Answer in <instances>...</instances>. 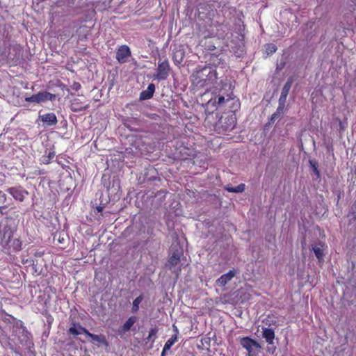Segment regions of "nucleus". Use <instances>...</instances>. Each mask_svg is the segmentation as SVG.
<instances>
[{
    "label": "nucleus",
    "mask_w": 356,
    "mask_h": 356,
    "mask_svg": "<svg viewBox=\"0 0 356 356\" xmlns=\"http://www.w3.org/2000/svg\"><path fill=\"white\" fill-rule=\"evenodd\" d=\"M352 211L355 215L354 218L355 219L356 218V201L355 202V203L353 204V205L352 207Z\"/></svg>",
    "instance_id": "2f4dec72"
},
{
    "label": "nucleus",
    "mask_w": 356,
    "mask_h": 356,
    "mask_svg": "<svg viewBox=\"0 0 356 356\" xmlns=\"http://www.w3.org/2000/svg\"><path fill=\"white\" fill-rule=\"evenodd\" d=\"M17 334L21 343H25L26 345H28L29 334L23 327L19 328Z\"/></svg>",
    "instance_id": "f3484780"
},
{
    "label": "nucleus",
    "mask_w": 356,
    "mask_h": 356,
    "mask_svg": "<svg viewBox=\"0 0 356 356\" xmlns=\"http://www.w3.org/2000/svg\"><path fill=\"white\" fill-rule=\"evenodd\" d=\"M225 189L229 192L241 193V192L244 191V190H245V184H241L235 187L227 186L225 187Z\"/></svg>",
    "instance_id": "412c9836"
},
{
    "label": "nucleus",
    "mask_w": 356,
    "mask_h": 356,
    "mask_svg": "<svg viewBox=\"0 0 356 356\" xmlns=\"http://www.w3.org/2000/svg\"><path fill=\"white\" fill-rule=\"evenodd\" d=\"M312 250L319 262L323 261L324 250L323 245L321 243L315 244L312 245Z\"/></svg>",
    "instance_id": "f8f14e48"
},
{
    "label": "nucleus",
    "mask_w": 356,
    "mask_h": 356,
    "mask_svg": "<svg viewBox=\"0 0 356 356\" xmlns=\"http://www.w3.org/2000/svg\"><path fill=\"white\" fill-rule=\"evenodd\" d=\"M170 66L168 60L158 63L156 74H154V79L158 81L165 80L169 76Z\"/></svg>",
    "instance_id": "20e7f679"
},
{
    "label": "nucleus",
    "mask_w": 356,
    "mask_h": 356,
    "mask_svg": "<svg viewBox=\"0 0 356 356\" xmlns=\"http://www.w3.org/2000/svg\"><path fill=\"white\" fill-rule=\"evenodd\" d=\"M218 73L216 70L211 67H204L196 71L192 75V81L194 85L199 88H206L211 90L216 88L217 83Z\"/></svg>",
    "instance_id": "f03ea898"
},
{
    "label": "nucleus",
    "mask_w": 356,
    "mask_h": 356,
    "mask_svg": "<svg viewBox=\"0 0 356 356\" xmlns=\"http://www.w3.org/2000/svg\"><path fill=\"white\" fill-rule=\"evenodd\" d=\"M22 262H23L24 264H27V265H29V266H30V265H33V260H29V259H24V258L22 259Z\"/></svg>",
    "instance_id": "c756f323"
},
{
    "label": "nucleus",
    "mask_w": 356,
    "mask_h": 356,
    "mask_svg": "<svg viewBox=\"0 0 356 356\" xmlns=\"http://www.w3.org/2000/svg\"><path fill=\"white\" fill-rule=\"evenodd\" d=\"M7 191L15 200L19 202H22L28 195V192L22 187H11Z\"/></svg>",
    "instance_id": "6e6552de"
},
{
    "label": "nucleus",
    "mask_w": 356,
    "mask_h": 356,
    "mask_svg": "<svg viewBox=\"0 0 356 356\" xmlns=\"http://www.w3.org/2000/svg\"><path fill=\"white\" fill-rule=\"evenodd\" d=\"M293 81V78H291V77L287 80V81L285 83V84L282 90L281 95H280L279 99H280L282 101L286 100V98H287L288 94L289 92V90L291 88Z\"/></svg>",
    "instance_id": "9b49d317"
},
{
    "label": "nucleus",
    "mask_w": 356,
    "mask_h": 356,
    "mask_svg": "<svg viewBox=\"0 0 356 356\" xmlns=\"http://www.w3.org/2000/svg\"><path fill=\"white\" fill-rule=\"evenodd\" d=\"M54 155H55L54 153H49L48 157L49 159H51L54 157Z\"/></svg>",
    "instance_id": "72a5a7b5"
},
{
    "label": "nucleus",
    "mask_w": 356,
    "mask_h": 356,
    "mask_svg": "<svg viewBox=\"0 0 356 356\" xmlns=\"http://www.w3.org/2000/svg\"><path fill=\"white\" fill-rule=\"evenodd\" d=\"M136 319L135 316L129 317L122 326L123 330L124 332L129 330L131 327L134 325V324L136 323Z\"/></svg>",
    "instance_id": "aec40b11"
},
{
    "label": "nucleus",
    "mask_w": 356,
    "mask_h": 356,
    "mask_svg": "<svg viewBox=\"0 0 356 356\" xmlns=\"http://www.w3.org/2000/svg\"><path fill=\"white\" fill-rule=\"evenodd\" d=\"M155 86L153 83L148 85L147 90L141 92L140 98V99H148L151 98L154 92Z\"/></svg>",
    "instance_id": "4468645a"
},
{
    "label": "nucleus",
    "mask_w": 356,
    "mask_h": 356,
    "mask_svg": "<svg viewBox=\"0 0 356 356\" xmlns=\"http://www.w3.org/2000/svg\"><path fill=\"white\" fill-rule=\"evenodd\" d=\"M25 101L28 102L38 103L37 95L35 94V95H33L31 97H26Z\"/></svg>",
    "instance_id": "cd10ccee"
},
{
    "label": "nucleus",
    "mask_w": 356,
    "mask_h": 356,
    "mask_svg": "<svg viewBox=\"0 0 356 356\" xmlns=\"http://www.w3.org/2000/svg\"><path fill=\"white\" fill-rule=\"evenodd\" d=\"M87 330L77 323H73L69 329V332L73 335H79L83 333L86 334Z\"/></svg>",
    "instance_id": "2eb2a0df"
},
{
    "label": "nucleus",
    "mask_w": 356,
    "mask_h": 356,
    "mask_svg": "<svg viewBox=\"0 0 356 356\" xmlns=\"http://www.w3.org/2000/svg\"><path fill=\"white\" fill-rule=\"evenodd\" d=\"M265 50L267 55H270L273 53H275L277 50V47L274 44H267L265 46Z\"/></svg>",
    "instance_id": "b1692460"
},
{
    "label": "nucleus",
    "mask_w": 356,
    "mask_h": 356,
    "mask_svg": "<svg viewBox=\"0 0 356 356\" xmlns=\"http://www.w3.org/2000/svg\"><path fill=\"white\" fill-rule=\"evenodd\" d=\"M180 255L181 254L178 251L174 252L172 254L167 264V266L170 269H172L179 264L180 261Z\"/></svg>",
    "instance_id": "ddd939ff"
},
{
    "label": "nucleus",
    "mask_w": 356,
    "mask_h": 356,
    "mask_svg": "<svg viewBox=\"0 0 356 356\" xmlns=\"http://www.w3.org/2000/svg\"><path fill=\"white\" fill-rule=\"evenodd\" d=\"M131 56V51L127 45L120 46L116 51V59L120 63H124Z\"/></svg>",
    "instance_id": "423d86ee"
},
{
    "label": "nucleus",
    "mask_w": 356,
    "mask_h": 356,
    "mask_svg": "<svg viewBox=\"0 0 356 356\" xmlns=\"http://www.w3.org/2000/svg\"><path fill=\"white\" fill-rule=\"evenodd\" d=\"M313 167H314V171L315 172L316 175L318 177L319 176V172H318L317 168L314 165H313Z\"/></svg>",
    "instance_id": "473e14b6"
},
{
    "label": "nucleus",
    "mask_w": 356,
    "mask_h": 356,
    "mask_svg": "<svg viewBox=\"0 0 356 356\" xmlns=\"http://www.w3.org/2000/svg\"><path fill=\"white\" fill-rule=\"evenodd\" d=\"M97 210L100 212L102 211V207H97Z\"/></svg>",
    "instance_id": "c9c22d12"
},
{
    "label": "nucleus",
    "mask_w": 356,
    "mask_h": 356,
    "mask_svg": "<svg viewBox=\"0 0 356 356\" xmlns=\"http://www.w3.org/2000/svg\"><path fill=\"white\" fill-rule=\"evenodd\" d=\"M17 229V222L13 218H4L0 221V243L8 251H19L22 248V242L14 237Z\"/></svg>",
    "instance_id": "f257e3e1"
},
{
    "label": "nucleus",
    "mask_w": 356,
    "mask_h": 356,
    "mask_svg": "<svg viewBox=\"0 0 356 356\" xmlns=\"http://www.w3.org/2000/svg\"><path fill=\"white\" fill-rule=\"evenodd\" d=\"M6 197L5 194L0 195V212L4 213V210L7 208L5 204Z\"/></svg>",
    "instance_id": "393cba45"
},
{
    "label": "nucleus",
    "mask_w": 356,
    "mask_h": 356,
    "mask_svg": "<svg viewBox=\"0 0 356 356\" xmlns=\"http://www.w3.org/2000/svg\"><path fill=\"white\" fill-rule=\"evenodd\" d=\"M158 332V329L156 327L152 328L149 332L148 337H147V340H152L154 342L156 339V334Z\"/></svg>",
    "instance_id": "a878e982"
},
{
    "label": "nucleus",
    "mask_w": 356,
    "mask_h": 356,
    "mask_svg": "<svg viewBox=\"0 0 356 356\" xmlns=\"http://www.w3.org/2000/svg\"><path fill=\"white\" fill-rule=\"evenodd\" d=\"M79 99H74L72 103V109L74 111H83L87 108L86 105H79Z\"/></svg>",
    "instance_id": "4be33fe9"
},
{
    "label": "nucleus",
    "mask_w": 356,
    "mask_h": 356,
    "mask_svg": "<svg viewBox=\"0 0 356 356\" xmlns=\"http://www.w3.org/2000/svg\"><path fill=\"white\" fill-rule=\"evenodd\" d=\"M39 119L42 121L44 126L51 127L56 125L58 120L54 113H47L39 115Z\"/></svg>",
    "instance_id": "1a4fd4ad"
},
{
    "label": "nucleus",
    "mask_w": 356,
    "mask_h": 356,
    "mask_svg": "<svg viewBox=\"0 0 356 356\" xmlns=\"http://www.w3.org/2000/svg\"><path fill=\"white\" fill-rule=\"evenodd\" d=\"M285 102L286 101H282L279 99V106L275 112L279 116H280V115L283 113L285 106Z\"/></svg>",
    "instance_id": "bb28decb"
},
{
    "label": "nucleus",
    "mask_w": 356,
    "mask_h": 356,
    "mask_svg": "<svg viewBox=\"0 0 356 356\" xmlns=\"http://www.w3.org/2000/svg\"><path fill=\"white\" fill-rule=\"evenodd\" d=\"M262 337L265 339L268 344L271 346L268 347L267 351L270 354H274L276 350V347L274 346V340L275 338V331L272 328L263 327Z\"/></svg>",
    "instance_id": "39448f33"
},
{
    "label": "nucleus",
    "mask_w": 356,
    "mask_h": 356,
    "mask_svg": "<svg viewBox=\"0 0 356 356\" xmlns=\"http://www.w3.org/2000/svg\"><path fill=\"white\" fill-rule=\"evenodd\" d=\"M36 95L38 98V103L44 102L47 100H52L54 98H55L54 95L47 91L40 92Z\"/></svg>",
    "instance_id": "dca6fc26"
},
{
    "label": "nucleus",
    "mask_w": 356,
    "mask_h": 356,
    "mask_svg": "<svg viewBox=\"0 0 356 356\" xmlns=\"http://www.w3.org/2000/svg\"><path fill=\"white\" fill-rule=\"evenodd\" d=\"M86 335L92 339V342H98L99 343H104L106 341L105 337L103 335L94 334L89 332L88 331H87Z\"/></svg>",
    "instance_id": "6ab92c4d"
},
{
    "label": "nucleus",
    "mask_w": 356,
    "mask_h": 356,
    "mask_svg": "<svg viewBox=\"0 0 356 356\" xmlns=\"http://www.w3.org/2000/svg\"><path fill=\"white\" fill-rule=\"evenodd\" d=\"M280 116L276 113H273L272 115H271V118H270V121L272 122H273L277 118H278Z\"/></svg>",
    "instance_id": "7c9ffc66"
},
{
    "label": "nucleus",
    "mask_w": 356,
    "mask_h": 356,
    "mask_svg": "<svg viewBox=\"0 0 356 356\" xmlns=\"http://www.w3.org/2000/svg\"><path fill=\"white\" fill-rule=\"evenodd\" d=\"M183 54L181 52H177L175 54V62L180 63L182 60Z\"/></svg>",
    "instance_id": "c85d7f7f"
},
{
    "label": "nucleus",
    "mask_w": 356,
    "mask_h": 356,
    "mask_svg": "<svg viewBox=\"0 0 356 356\" xmlns=\"http://www.w3.org/2000/svg\"><path fill=\"white\" fill-rule=\"evenodd\" d=\"M234 276V270H229L227 273L222 275L217 280V285L221 287L225 286Z\"/></svg>",
    "instance_id": "9d476101"
},
{
    "label": "nucleus",
    "mask_w": 356,
    "mask_h": 356,
    "mask_svg": "<svg viewBox=\"0 0 356 356\" xmlns=\"http://www.w3.org/2000/svg\"><path fill=\"white\" fill-rule=\"evenodd\" d=\"M143 300V296L140 295L133 301V307H132L133 312H136L138 310L139 305L141 303Z\"/></svg>",
    "instance_id": "5701e85b"
},
{
    "label": "nucleus",
    "mask_w": 356,
    "mask_h": 356,
    "mask_svg": "<svg viewBox=\"0 0 356 356\" xmlns=\"http://www.w3.org/2000/svg\"><path fill=\"white\" fill-rule=\"evenodd\" d=\"M38 256H41V255H42V254H41V253H38Z\"/></svg>",
    "instance_id": "e433bc0d"
},
{
    "label": "nucleus",
    "mask_w": 356,
    "mask_h": 356,
    "mask_svg": "<svg viewBox=\"0 0 356 356\" xmlns=\"http://www.w3.org/2000/svg\"><path fill=\"white\" fill-rule=\"evenodd\" d=\"M241 345L248 352V356H254L261 348L259 343L250 337H243L241 339Z\"/></svg>",
    "instance_id": "7ed1b4c3"
},
{
    "label": "nucleus",
    "mask_w": 356,
    "mask_h": 356,
    "mask_svg": "<svg viewBox=\"0 0 356 356\" xmlns=\"http://www.w3.org/2000/svg\"><path fill=\"white\" fill-rule=\"evenodd\" d=\"M229 100L230 98L225 99L223 96H219L218 98H211L206 104L207 110L211 109V112H213L218 108V106L223 105L225 102H229Z\"/></svg>",
    "instance_id": "0eeeda50"
},
{
    "label": "nucleus",
    "mask_w": 356,
    "mask_h": 356,
    "mask_svg": "<svg viewBox=\"0 0 356 356\" xmlns=\"http://www.w3.org/2000/svg\"><path fill=\"white\" fill-rule=\"evenodd\" d=\"M177 341V335L172 336L165 343L161 356H164L165 353L170 349V348L175 344V342Z\"/></svg>",
    "instance_id": "a211bd4d"
},
{
    "label": "nucleus",
    "mask_w": 356,
    "mask_h": 356,
    "mask_svg": "<svg viewBox=\"0 0 356 356\" xmlns=\"http://www.w3.org/2000/svg\"><path fill=\"white\" fill-rule=\"evenodd\" d=\"M173 328H174L175 332L177 333L178 332L177 327L175 325H173Z\"/></svg>",
    "instance_id": "f704fd0d"
}]
</instances>
